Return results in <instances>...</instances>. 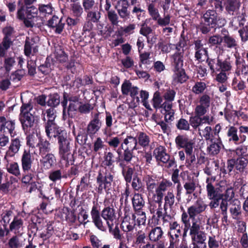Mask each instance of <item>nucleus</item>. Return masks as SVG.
Listing matches in <instances>:
<instances>
[{
	"mask_svg": "<svg viewBox=\"0 0 248 248\" xmlns=\"http://www.w3.org/2000/svg\"><path fill=\"white\" fill-rule=\"evenodd\" d=\"M100 113L98 112L94 114L93 119L88 124L86 129V135L85 137L84 142L81 140L80 144L85 143L87 139V135L90 137L93 136L100 129L102 122L99 119Z\"/></svg>",
	"mask_w": 248,
	"mask_h": 248,
	"instance_id": "nucleus-9",
	"label": "nucleus"
},
{
	"mask_svg": "<svg viewBox=\"0 0 248 248\" xmlns=\"http://www.w3.org/2000/svg\"><path fill=\"white\" fill-rule=\"evenodd\" d=\"M58 147V153L61 161H64L66 167L74 164L75 159L74 155L71 153L72 143L67 132L63 136L57 139Z\"/></svg>",
	"mask_w": 248,
	"mask_h": 248,
	"instance_id": "nucleus-3",
	"label": "nucleus"
},
{
	"mask_svg": "<svg viewBox=\"0 0 248 248\" xmlns=\"http://www.w3.org/2000/svg\"><path fill=\"white\" fill-rule=\"evenodd\" d=\"M113 175L107 170L104 172L103 170H99L96 177L97 192L99 194H102L103 191L108 194L111 188L112 182L113 181Z\"/></svg>",
	"mask_w": 248,
	"mask_h": 248,
	"instance_id": "nucleus-4",
	"label": "nucleus"
},
{
	"mask_svg": "<svg viewBox=\"0 0 248 248\" xmlns=\"http://www.w3.org/2000/svg\"><path fill=\"white\" fill-rule=\"evenodd\" d=\"M184 50L182 49V52H175L170 57L171 64L173 71H178L183 66V57Z\"/></svg>",
	"mask_w": 248,
	"mask_h": 248,
	"instance_id": "nucleus-23",
	"label": "nucleus"
},
{
	"mask_svg": "<svg viewBox=\"0 0 248 248\" xmlns=\"http://www.w3.org/2000/svg\"><path fill=\"white\" fill-rule=\"evenodd\" d=\"M47 105L50 108H55L60 104V95L57 93H50L48 96Z\"/></svg>",
	"mask_w": 248,
	"mask_h": 248,
	"instance_id": "nucleus-39",
	"label": "nucleus"
},
{
	"mask_svg": "<svg viewBox=\"0 0 248 248\" xmlns=\"http://www.w3.org/2000/svg\"><path fill=\"white\" fill-rule=\"evenodd\" d=\"M198 104L195 108V113L198 115L205 114L208 111L211 102V97L210 95L204 93L199 96Z\"/></svg>",
	"mask_w": 248,
	"mask_h": 248,
	"instance_id": "nucleus-11",
	"label": "nucleus"
},
{
	"mask_svg": "<svg viewBox=\"0 0 248 248\" xmlns=\"http://www.w3.org/2000/svg\"><path fill=\"white\" fill-rule=\"evenodd\" d=\"M248 164V159L244 157H239L235 159V169L240 173H243Z\"/></svg>",
	"mask_w": 248,
	"mask_h": 248,
	"instance_id": "nucleus-43",
	"label": "nucleus"
},
{
	"mask_svg": "<svg viewBox=\"0 0 248 248\" xmlns=\"http://www.w3.org/2000/svg\"><path fill=\"white\" fill-rule=\"evenodd\" d=\"M61 214V218L62 217V214L65 215V220L72 224L75 223L77 220V216L74 211L70 210V209L67 207L63 208L62 211L60 212ZM60 216V215H59Z\"/></svg>",
	"mask_w": 248,
	"mask_h": 248,
	"instance_id": "nucleus-35",
	"label": "nucleus"
},
{
	"mask_svg": "<svg viewBox=\"0 0 248 248\" xmlns=\"http://www.w3.org/2000/svg\"><path fill=\"white\" fill-rule=\"evenodd\" d=\"M144 180L146 183V188L149 192H153L154 189L156 188L158 185V180L155 175H147Z\"/></svg>",
	"mask_w": 248,
	"mask_h": 248,
	"instance_id": "nucleus-31",
	"label": "nucleus"
},
{
	"mask_svg": "<svg viewBox=\"0 0 248 248\" xmlns=\"http://www.w3.org/2000/svg\"><path fill=\"white\" fill-rule=\"evenodd\" d=\"M180 177L184 180V187L186 191V194H193L197 187L195 180L188 175H186L184 172L181 173Z\"/></svg>",
	"mask_w": 248,
	"mask_h": 248,
	"instance_id": "nucleus-18",
	"label": "nucleus"
},
{
	"mask_svg": "<svg viewBox=\"0 0 248 248\" xmlns=\"http://www.w3.org/2000/svg\"><path fill=\"white\" fill-rule=\"evenodd\" d=\"M132 203L134 210L136 214H140L143 211L145 201L143 195L139 193H135L132 199Z\"/></svg>",
	"mask_w": 248,
	"mask_h": 248,
	"instance_id": "nucleus-21",
	"label": "nucleus"
},
{
	"mask_svg": "<svg viewBox=\"0 0 248 248\" xmlns=\"http://www.w3.org/2000/svg\"><path fill=\"white\" fill-rule=\"evenodd\" d=\"M5 129L8 130V132L10 133L11 137L15 135L16 132L15 129V120H8L5 117V122L4 123L3 130Z\"/></svg>",
	"mask_w": 248,
	"mask_h": 248,
	"instance_id": "nucleus-57",
	"label": "nucleus"
},
{
	"mask_svg": "<svg viewBox=\"0 0 248 248\" xmlns=\"http://www.w3.org/2000/svg\"><path fill=\"white\" fill-rule=\"evenodd\" d=\"M173 72L175 73V80L177 82L183 83L188 79V77L183 68L178 71H173Z\"/></svg>",
	"mask_w": 248,
	"mask_h": 248,
	"instance_id": "nucleus-54",
	"label": "nucleus"
},
{
	"mask_svg": "<svg viewBox=\"0 0 248 248\" xmlns=\"http://www.w3.org/2000/svg\"><path fill=\"white\" fill-rule=\"evenodd\" d=\"M226 23L225 18L218 16L213 9H208L202 13L198 29L203 34L208 33L212 29L221 28Z\"/></svg>",
	"mask_w": 248,
	"mask_h": 248,
	"instance_id": "nucleus-1",
	"label": "nucleus"
},
{
	"mask_svg": "<svg viewBox=\"0 0 248 248\" xmlns=\"http://www.w3.org/2000/svg\"><path fill=\"white\" fill-rule=\"evenodd\" d=\"M153 154L157 162H161L163 164L168 163L167 167L168 168L174 166L176 167L174 157H170V155L167 153L166 149L164 147L160 146L156 148L154 150Z\"/></svg>",
	"mask_w": 248,
	"mask_h": 248,
	"instance_id": "nucleus-6",
	"label": "nucleus"
},
{
	"mask_svg": "<svg viewBox=\"0 0 248 248\" xmlns=\"http://www.w3.org/2000/svg\"><path fill=\"white\" fill-rule=\"evenodd\" d=\"M232 61L230 57L227 56L223 59L220 58V71L229 72L232 69Z\"/></svg>",
	"mask_w": 248,
	"mask_h": 248,
	"instance_id": "nucleus-42",
	"label": "nucleus"
},
{
	"mask_svg": "<svg viewBox=\"0 0 248 248\" xmlns=\"http://www.w3.org/2000/svg\"><path fill=\"white\" fill-rule=\"evenodd\" d=\"M56 110L53 108H50L47 109L45 113L43 112L41 116L43 124L56 122Z\"/></svg>",
	"mask_w": 248,
	"mask_h": 248,
	"instance_id": "nucleus-27",
	"label": "nucleus"
},
{
	"mask_svg": "<svg viewBox=\"0 0 248 248\" xmlns=\"http://www.w3.org/2000/svg\"><path fill=\"white\" fill-rule=\"evenodd\" d=\"M87 13L86 20L93 22V23H98L100 22L101 17L100 10L98 7L96 6L92 10L85 11Z\"/></svg>",
	"mask_w": 248,
	"mask_h": 248,
	"instance_id": "nucleus-25",
	"label": "nucleus"
},
{
	"mask_svg": "<svg viewBox=\"0 0 248 248\" xmlns=\"http://www.w3.org/2000/svg\"><path fill=\"white\" fill-rule=\"evenodd\" d=\"M23 140V138L20 136L11 140L10 145L4 157V159L7 162H8V158L14 157L18 152Z\"/></svg>",
	"mask_w": 248,
	"mask_h": 248,
	"instance_id": "nucleus-15",
	"label": "nucleus"
},
{
	"mask_svg": "<svg viewBox=\"0 0 248 248\" xmlns=\"http://www.w3.org/2000/svg\"><path fill=\"white\" fill-rule=\"evenodd\" d=\"M226 137L228 141L235 145H238L245 142L247 139L245 135L238 134V129L234 126H229L226 128Z\"/></svg>",
	"mask_w": 248,
	"mask_h": 248,
	"instance_id": "nucleus-8",
	"label": "nucleus"
},
{
	"mask_svg": "<svg viewBox=\"0 0 248 248\" xmlns=\"http://www.w3.org/2000/svg\"><path fill=\"white\" fill-rule=\"evenodd\" d=\"M132 222H127L123 221L122 222L120 227L122 230L124 232H128L132 231L135 228L136 225L135 219L136 218V215L134 214L132 215Z\"/></svg>",
	"mask_w": 248,
	"mask_h": 248,
	"instance_id": "nucleus-48",
	"label": "nucleus"
},
{
	"mask_svg": "<svg viewBox=\"0 0 248 248\" xmlns=\"http://www.w3.org/2000/svg\"><path fill=\"white\" fill-rule=\"evenodd\" d=\"M222 143L221 142L216 143H212L207 148V150L210 155H217L221 149V145Z\"/></svg>",
	"mask_w": 248,
	"mask_h": 248,
	"instance_id": "nucleus-64",
	"label": "nucleus"
},
{
	"mask_svg": "<svg viewBox=\"0 0 248 248\" xmlns=\"http://www.w3.org/2000/svg\"><path fill=\"white\" fill-rule=\"evenodd\" d=\"M37 0H24V4L17 11V18L23 21L27 28H33L35 26L34 19L38 18V9L33 3Z\"/></svg>",
	"mask_w": 248,
	"mask_h": 248,
	"instance_id": "nucleus-2",
	"label": "nucleus"
},
{
	"mask_svg": "<svg viewBox=\"0 0 248 248\" xmlns=\"http://www.w3.org/2000/svg\"><path fill=\"white\" fill-rule=\"evenodd\" d=\"M176 127L179 130L188 131L190 130V124L185 119L181 118L176 124Z\"/></svg>",
	"mask_w": 248,
	"mask_h": 248,
	"instance_id": "nucleus-61",
	"label": "nucleus"
},
{
	"mask_svg": "<svg viewBox=\"0 0 248 248\" xmlns=\"http://www.w3.org/2000/svg\"><path fill=\"white\" fill-rule=\"evenodd\" d=\"M84 8L79 3H76L71 4V15L77 18L82 20V16L84 13Z\"/></svg>",
	"mask_w": 248,
	"mask_h": 248,
	"instance_id": "nucleus-37",
	"label": "nucleus"
},
{
	"mask_svg": "<svg viewBox=\"0 0 248 248\" xmlns=\"http://www.w3.org/2000/svg\"><path fill=\"white\" fill-rule=\"evenodd\" d=\"M46 136L49 139L53 138L57 139L65 133L66 131L59 126L56 122L43 124Z\"/></svg>",
	"mask_w": 248,
	"mask_h": 248,
	"instance_id": "nucleus-10",
	"label": "nucleus"
},
{
	"mask_svg": "<svg viewBox=\"0 0 248 248\" xmlns=\"http://www.w3.org/2000/svg\"><path fill=\"white\" fill-rule=\"evenodd\" d=\"M41 156L40 163L45 170H49L56 165L57 159L53 154H47Z\"/></svg>",
	"mask_w": 248,
	"mask_h": 248,
	"instance_id": "nucleus-22",
	"label": "nucleus"
},
{
	"mask_svg": "<svg viewBox=\"0 0 248 248\" xmlns=\"http://www.w3.org/2000/svg\"><path fill=\"white\" fill-rule=\"evenodd\" d=\"M54 227L51 224H47L46 230L40 233V237L44 240L50 238L54 233Z\"/></svg>",
	"mask_w": 248,
	"mask_h": 248,
	"instance_id": "nucleus-60",
	"label": "nucleus"
},
{
	"mask_svg": "<svg viewBox=\"0 0 248 248\" xmlns=\"http://www.w3.org/2000/svg\"><path fill=\"white\" fill-rule=\"evenodd\" d=\"M80 103H69L68 109L66 112V116L62 119L64 120H66L70 118H75L77 116V112L79 111Z\"/></svg>",
	"mask_w": 248,
	"mask_h": 248,
	"instance_id": "nucleus-32",
	"label": "nucleus"
},
{
	"mask_svg": "<svg viewBox=\"0 0 248 248\" xmlns=\"http://www.w3.org/2000/svg\"><path fill=\"white\" fill-rule=\"evenodd\" d=\"M16 63L15 59L12 57H4L3 61V67L6 72L9 73Z\"/></svg>",
	"mask_w": 248,
	"mask_h": 248,
	"instance_id": "nucleus-58",
	"label": "nucleus"
},
{
	"mask_svg": "<svg viewBox=\"0 0 248 248\" xmlns=\"http://www.w3.org/2000/svg\"><path fill=\"white\" fill-rule=\"evenodd\" d=\"M164 210H167L168 208L172 209L175 202V196L172 191H168L164 197Z\"/></svg>",
	"mask_w": 248,
	"mask_h": 248,
	"instance_id": "nucleus-41",
	"label": "nucleus"
},
{
	"mask_svg": "<svg viewBox=\"0 0 248 248\" xmlns=\"http://www.w3.org/2000/svg\"><path fill=\"white\" fill-rule=\"evenodd\" d=\"M118 166L121 169L122 174L126 184L131 183L135 175L137 174V172H135V167H132L130 166H127L126 164H123L122 163H119Z\"/></svg>",
	"mask_w": 248,
	"mask_h": 248,
	"instance_id": "nucleus-19",
	"label": "nucleus"
},
{
	"mask_svg": "<svg viewBox=\"0 0 248 248\" xmlns=\"http://www.w3.org/2000/svg\"><path fill=\"white\" fill-rule=\"evenodd\" d=\"M215 177H208L206 180V183H207L206 188L207 196L209 199L214 198L215 197V196L217 195V194H219L221 193L217 191V188H216L214 187V186L212 185V182H215Z\"/></svg>",
	"mask_w": 248,
	"mask_h": 248,
	"instance_id": "nucleus-30",
	"label": "nucleus"
},
{
	"mask_svg": "<svg viewBox=\"0 0 248 248\" xmlns=\"http://www.w3.org/2000/svg\"><path fill=\"white\" fill-rule=\"evenodd\" d=\"M102 217L106 221L107 225L116 221V210L112 205L105 207L100 212Z\"/></svg>",
	"mask_w": 248,
	"mask_h": 248,
	"instance_id": "nucleus-20",
	"label": "nucleus"
},
{
	"mask_svg": "<svg viewBox=\"0 0 248 248\" xmlns=\"http://www.w3.org/2000/svg\"><path fill=\"white\" fill-rule=\"evenodd\" d=\"M138 145H139L143 148L148 147L150 142L149 136L144 132H139L137 134Z\"/></svg>",
	"mask_w": 248,
	"mask_h": 248,
	"instance_id": "nucleus-36",
	"label": "nucleus"
},
{
	"mask_svg": "<svg viewBox=\"0 0 248 248\" xmlns=\"http://www.w3.org/2000/svg\"><path fill=\"white\" fill-rule=\"evenodd\" d=\"M105 16L111 25L113 26L118 25L119 16L115 10H111L110 11L107 12Z\"/></svg>",
	"mask_w": 248,
	"mask_h": 248,
	"instance_id": "nucleus-50",
	"label": "nucleus"
},
{
	"mask_svg": "<svg viewBox=\"0 0 248 248\" xmlns=\"http://www.w3.org/2000/svg\"><path fill=\"white\" fill-rule=\"evenodd\" d=\"M163 232L160 227H156L153 228L149 234V237L151 241L157 242L163 238Z\"/></svg>",
	"mask_w": 248,
	"mask_h": 248,
	"instance_id": "nucleus-34",
	"label": "nucleus"
},
{
	"mask_svg": "<svg viewBox=\"0 0 248 248\" xmlns=\"http://www.w3.org/2000/svg\"><path fill=\"white\" fill-rule=\"evenodd\" d=\"M19 119L21 124L22 128L25 134L30 133L31 129H34L35 125V117L34 115L30 114H25L22 115H19Z\"/></svg>",
	"mask_w": 248,
	"mask_h": 248,
	"instance_id": "nucleus-14",
	"label": "nucleus"
},
{
	"mask_svg": "<svg viewBox=\"0 0 248 248\" xmlns=\"http://www.w3.org/2000/svg\"><path fill=\"white\" fill-rule=\"evenodd\" d=\"M23 220L17 216L14 217L13 220L10 223L9 226L10 230L12 232L13 231H18L21 228L23 227Z\"/></svg>",
	"mask_w": 248,
	"mask_h": 248,
	"instance_id": "nucleus-51",
	"label": "nucleus"
},
{
	"mask_svg": "<svg viewBox=\"0 0 248 248\" xmlns=\"http://www.w3.org/2000/svg\"><path fill=\"white\" fill-rule=\"evenodd\" d=\"M21 164L23 172H36L39 168L38 162L36 168L34 156L29 150H24L21 157Z\"/></svg>",
	"mask_w": 248,
	"mask_h": 248,
	"instance_id": "nucleus-5",
	"label": "nucleus"
},
{
	"mask_svg": "<svg viewBox=\"0 0 248 248\" xmlns=\"http://www.w3.org/2000/svg\"><path fill=\"white\" fill-rule=\"evenodd\" d=\"M65 22L62 17L59 18L58 16L54 15L51 18L47 21L46 25L49 28L53 30L55 33L60 34L62 33L64 29Z\"/></svg>",
	"mask_w": 248,
	"mask_h": 248,
	"instance_id": "nucleus-17",
	"label": "nucleus"
},
{
	"mask_svg": "<svg viewBox=\"0 0 248 248\" xmlns=\"http://www.w3.org/2000/svg\"><path fill=\"white\" fill-rule=\"evenodd\" d=\"M220 57L217 56L215 58L208 57L206 60V63L209 66L211 73L220 71Z\"/></svg>",
	"mask_w": 248,
	"mask_h": 248,
	"instance_id": "nucleus-28",
	"label": "nucleus"
},
{
	"mask_svg": "<svg viewBox=\"0 0 248 248\" xmlns=\"http://www.w3.org/2000/svg\"><path fill=\"white\" fill-rule=\"evenodd\" d=\"M36 147L39 149V154L40 156L50 153L51 144L49 141L46 139L39 137Z\"/></svg>",
	"mask_w": 248,
	"mask_h": 248,
	"instance_id": "nucleus-26",
	"label": "nucleus"
},
{
	"mask_svg": "<svg viewBox=\"0 0 248 248\" xmlns=\"http://www.w3.org/2000/svg\"><path fill=\"white\" fill-rule=\"evenodd\" d=\"M148 239L146 237L144 232L140 231L137 234L136 244L140 248H144V246L149 243Z\"/></svg>",
	"mask_w": 248,
	"mask_h": 248,
	"instance_id": "nucleus-53",
	"label": "nucleus"
},
{
	"mask_svg": "<svg viewBox=\"0 0 248 248\" xmlns=\"http://www.w3.org/2000/svg\"><path fill=\"white\" fill-rule=\"evenodd\" d=\"M191 237L192 243L206 244L205 242L206 239V233L203 231L193 235Z\"/></svg>",
	"mask_w": 248,
	"mask_h": 248,
	"instance_id": "nucleus-49",
	"label": "nucleus"
},
{
	"mask_svg": "<svg viewBox=\"0 0 248 248\" xmlns=\"http://www.w3.org/2000/svg\"><path fill=\"white\" fill-rule=\"evenodd\" d=\"M121 91L123 95H127L129 94L133 101L139 104L140 99L137 95L139 89L137 86H132V83L129 80H125L124 82L122 85Z\"/></svg>",
	"mask_w": 248,
	"mask_h": 248,
	"instance_id": "nucleus-13",
	"label": "nucleus"
},
{
	"mask_svg": "<svg viewBox=\"0 0 248 248\" xmlns=\"http://www.w3.org/2000/svg\"><path fill=\"white\" fill-rule=\"evenodd\" d=\"M232 217L234 219H237L241 214V205L239 203L232 204L229 209Z\"/></svg>",
	"mask_w": 248,
	"mask_h": 248,
	"instance_id": "nucleus-59",
	"label": "nucleus"
},
{
	"mask_svg": "<svg viewBox=\"0 0 248 248\" xmlns=\"http://www.w3.org/2000/svg\"><path fill=\"white\" fill-rule=\"evenodd\" d=\"M224 5L226 12L230 15H233L240 7V1L238 0H226Z\"/></svg>",
	"mask_w": 248,
	"mask_h": 248,
	"instance_id": "nucleus-29",
	"label": "nucleus"
},
{
	"mask_svg": "<svg viewBox=\"0 0 248 248\" xmlns=\"http://www.w3.org/2000/svg\"><path fill=\"white\" fill-rule=\"evenodd\" d=\"M90 185L89 176H87V174L83 176L80 180V184L77 187V190L84 191L87 190Z\"/></svg>",
	"mask_w": 248,
	"mask_h": 248,
	"instance_id": "nucleus-56",
	"label": "nucleus"
},
{
	"mask_svg": "<svg viewBox=\"0 0 248 248\" xmlns=\"http://www.w3.org/2000/svg\"><path fill=\"white\" fill-rule=\"evenodd\" d=\"M91 215L92 222L93 223L94 226L98 230L102 232H106L107 228L101 218L102 217L97 203L94 204L93 206L91 211Z\"/></svg>",
	"mask_w": 248,
	"mask_h": 248,
	"instance_id": "nucleus-16",
	"label": "nucleus"
},
{
	"mask_svg": "<svg viewBox=\"0 0 248 248\" xmlns=\"http://www.w3.org/2000/svg\"><path fill=\"white\" fill-rule=\"evenodd\" d=\"M66 174H63L62 170H52L48 174V178L53 182L61 181L62 178H66Z\"/></svg>",
	"mask_w": 248,
	"mask_h": 248,
	"instance_id": "nucleus-38",
	"label": "nucleus"
},
{
	"mask_svg": "<svg viewBox=\"0 0 248 248\" xmlns=\"http://www.w3.org/2000/svg\"><path fill=\"white\" fill-rule=\"evenodd\" d=\"M135 150L131 148H129V147L127 146L123 152V155L122 158H121L119 163H122L123 164H126L131 163L133 157L134 153L133 151Z\"/></svg>",
	"mask_w": 248,
	"mask_h": 248,
	"instance_id": "nucleus-33",
	"label": "nucleus"
},
{
	"mask_svg": "<svg viewBox=\"0 0 248 248\" xmlns=\"http://www.w3.org/2000/svg\"><path fill=\"white\" fill-rule=\"evenodd\" d=\"M148 11L149 15L152 17L153 20H156L158 17H159L160 14L158 10L155 8V4L153 3H149L148 5Z\"/></svg>",
	"mask_w": 248,
	"mask_h": 248,
	"instance_id": "nucleus-62",
	"label": "nucleus"
},
{
	"mask_svg": "<svg viewBox=\"0 0 248 248\" xmlns=\"http://www.w3.org/2000/svg\"><path fill=\"white\" fill-rule=\"evenodd\" d=\"M182 235V227L177 221H171L169 223L168 235L170 237V246L174 247L178 243Z\"/></svg>",
	"mask_w": 248,
	"mask_h": 248,
	"instance_id": "nucleus-7",
	"label": "nucleus"
},
{
	"mask_svg": "<svg viewBox=\"0 0 248 248\" xmlns=\"http://www.w3.org/2000/svg\"><path fill=\"white\" fill-rule=\"evenodd\" d=\"M103 158V164L106 167H113L114 162L116 161L115 155L111 152H105Z\"/></svg>",
	"mask_w": 248,
	"mask_h": 248,
	"instance_id": "nucleus-44",
	"label": "nucleus"
},
{
	"mask_svg": "<svg viewBox=\"0 0 248 248\" xmlns=\"http://www.w3.org/2000/svg\"><path fill=\"white\" fill-rule=\"evenodd\" d=\"M6 169L8 172L17 177H19L21 175L19 165L16 162H13L11 163L7 164Z\"/></svg>",
	"mask_w": 248,
	"mask_h": 248,
	"instance_id": "nucleus-46",
	"label": "nucleus"
},
{
	"mask_svg": "<svg viewBox=\"0 0 248 248\" xmlns=\"http://www.w3.org/2000/svg\"><path fill=\"white\" fill-rule=\"evenodd\" d=\"M191 140H189L187 137L182 135L177 136L175 139L176 146L178 149L183 148Z\"/></svg>",
	"mask_w": 248,
	"mask_h": 248,
	"instance_id": "nucleus-55",
	"label": "nucleus"
},
{
	"mask_svg": "<svg viewBox=\"0 0 248 248\" xmlns=\"http://www.w3.org/2000/svg\"><path fill=\"white\" fill-rule=\"evenodd\" d=\"M55 60L51 57L47 56L45 62L38 67V70L44 75H47L51 73L54 64Z\"/></svg>",
	"mask_w": 248,
	"mask_h": 248,
	"instance_id": "nucleus-24",
	"label": "nucleus"
},
{
	"mask_svg": "<svg viewBox=\"0 0 248 248\" xmlns=\"http://www.w3.org/2000/svg\"><path fill=\"white\" fill-rule=\"evenodd\" d=\"M119 225L118 222L115 221L114 222L111 223L107 225L108 228L109 232L115 238L120 240L122 238V235L120 233Z\"/></svg>",
	"mask_w": 248,
	"mask_h": 248,
	"instance_id": "nucleus-40",
	"label": "nucleus"
},
{
	"mask_svg": "<svg viewBox=\"0 0 248 248\" xmlns=\"http://www.w3.org/2000/svg\"><path fill=\"white\" fill-rule=\"evenodd\" d=\"M222 43L224 47L228 48H235L237 46V42L232 36H222Z\"/></svg>",
	"mask_w": 248,
	"mask_h": 248,
	"instance_id": "nucleus-45",
	"label": "nucleus"
},
{
	"mask_svg": "<svg viewBox=\"0 0 248 248\" xmlns=\"http://www.w3.org/2000/svg\"><path fill=\"white\" fill-rule=\"evenodd\" d=\"M171 45L172 44L171 43H168L166 40L163 39H160L157 44L158 49L160 50L162 53H169L171 49Z\"/></svg>",
	"mask_w": 248,
	"mask_h": 248,
	"instance_id": "nucleus-47",
	"label": "nucleus"
},
{
	"mask_svg": "<svg viewBox=\"0 0 248 248\" xmlns=\"http://www.w3.org/2000/svg\"><path fill=\"white\" fill-rule=\"evenodd\" d=\"M195 116L189 117V123L194 129H196L200 125H202L200 117H202L204 114L198 115L197 113H195Z\"/></svg>",
	"mask_w": 248,
	"mask_h": 248,
	"instance_id": "nucleus-63",
	"label": "nucleus"
},
{
	"mask_svg": "<svg viewBox=\"0 0 248 248\" xmlns=\"http://www.w3.org/2000/svg\"><path fill=\"white\" fill-rule=\"evenodd\" d=\"M53 9L52 4L50 3L47 4H39L37 8L38 12L39 11L41 15L44 16L51 15Z\"/></svg>",
	"mask_w": 248,
	"mask_h": 248,
	"instance_id": "nucleus-52",
	"label": "nucleus"
},
{
	"mask_svg": "<svg viewBox=\"0 0 248 248\" xmlns=\"http://www.w3.org/2000/svg\"><path fill=\"white\" fill-rule=\"evenodd\" d=\"M127 1L121 0H118L116 5L114 6L120 18L124 22L130 20L132 16Z\"/></svg>",
	"mask_w": 248,
	"mask_h": 248,
	"instance_id": "nucleus-12",
	"label": "nucleus"
}]
</instances>
